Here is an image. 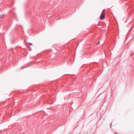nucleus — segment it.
I'll return each instance as SVG.
<instances>
[{
  "mask_svg": "<svg viewBox=\"0 0 134 134\" xmlns=\"http://www.w3.org/2000/svg\"><path fill=\"white\" fill-rule=\"evenodd\" d=\"M29 49V51H30V50H31V48H29V49Z\"/></svg>",
  "mask_w": 134,
  "mask_h": 134,
  "instance_id": "1a4fd4ad",
  "label": "nucleus"
},
{
  "mask_svg": "<svg viewBox=\"0 0 134 134\" xmlns=\"http://www.w3.org/2000/svg\"><path fill=\"white\" fill-rule=\"evenodd\" d=\"M24 41L25 42V39H24Z\"/></svg>",
  "mask_w": 134,
  "mask_h": 134,
  "instance_id": "9b49d317",
  "label": "nucleus"
},
{
  "mask_svg": "<svg viewBox=\"0 0 134 134\" xmlns=\"http://www.w3.org/2000/svg\"><path fill=\"white\" fill-rule=\"evenodd\" d=\"M4 15V14L3 13L1 15H0V18H3Z\"/></svg>",
  "mask_w": 134,
  "mask_h": 134,
  "instance_id": "7ed1b4c3",
  "label": "nucleus"
},
{
  "mask_svg": "<svg viewBox=\"0 0 134 134\" xmlns=\"http://www.w3.org/2000/svg\"><path fill=\"white\" fill-rule=\"evenodd\" d=\"M99 43H100V42H98L97 43V44L98 45V44H99Z\"/></svg>",
  "mask_w": 134,
  "mask_h": 134,
  "instance_id": "0eeeda50",
  "label": "nucleus"
},
{
  "mask_svg": "<svg viewBox=\"0 0 134 134\" xmlns=\"http://www.w3.org/2000/svg\"><path fill=\"white\" fill-rule=\"evenodd\" d=\"M111 124H112V123H111H111H110V126H111L110 127H111V126H111Z\"/></svg>",
  "mask_w": 134,
  "mask_h": 134,
  "instance_id": "6e6552de",
  "label": "nucleus"
},
{
  "mask_svg": "<svg viewBox=\"0 0 134 134\" xmlns=\"http://www.w3.org/2000/svg\"><path fill=\"white\" fill-rule=\"evenodd\" d=\"M32 44L31 43H29V45H31Z\"/></svg>",
  "mask_w": 134,
  "mask_h": 134,
  "instance_id": "39448f33",
  "label": "nucleus"
},
{
  "mask_svg": "<svg viewBox=\"0 0 134 134\" xmlns=\"http://www.w3.org/2000/svg\"><path fill=\"white\" fill-rule=\"evenodd\" d=\"M134 35V31H133L132 34V36Z\"/></svg>",
  "mask_w": 134,
  "mask_h": 134,
  "instance_id": "423d86ee",
  "label": "nucleus"
},
{
  "mask_svg": "<svg viewBox=\"0 0 134 134\" xmlns=\"http://www.w3.org/2000/svg\"><path fill=\"white\" fill-rule=\"evenodd\" d=\"M27 48H28V49H29V47H28V46H27Z\"/></svg>",
  "mask_w": 134,
  "mask_h": 134,
  "instance_id": "9d476101",
  "label": "nucleus"
},
{
  "mask_svg": "<svg viewBox=\"0 0 134 134\" xmlns=\"http://www.w3.org/2000/svg\"><path fill=\"white\" fill-rule=\"evenodd\" d=\"M25 68V65L23 66L19 69V70L23 69L24 68Z\"/></svg>",
  "mask_w": 134,
  "mask_h": 134,
  "instance_id": "f03ea898",
  "label": "nucleus"
},
{
  "mask_svg": "<svg viewBox=\"0 0 134 134\" xmlns=\"http://www.w3.org/2000/svg\"><path fill=\"white\" fill-rule=\"evenodd\" d=\"M105 10V9H103L102 11V14H104Z\"/></svg>",
  "mask_w": 134,
  "mask_h": 134,
  "instance_id": "20e7f679",
  "label": "nucleus"
},
{
  "mask_svg": "<svg viewBox=\"0 0 134 134\" xmlns=\"http://www.w3.org/2000/svg\"><path fill=\"white\" fill-rule=\"evenodd\" d=\"M104 17L105 16L104 14H101L100 16V19L103 20L104 19Z\"/></svg>",
  "mask_w": 134,
  "mask_h": 134,
  "instance_id": "f257e3e1",
  "label": "nucleus"
}]
</instances>
